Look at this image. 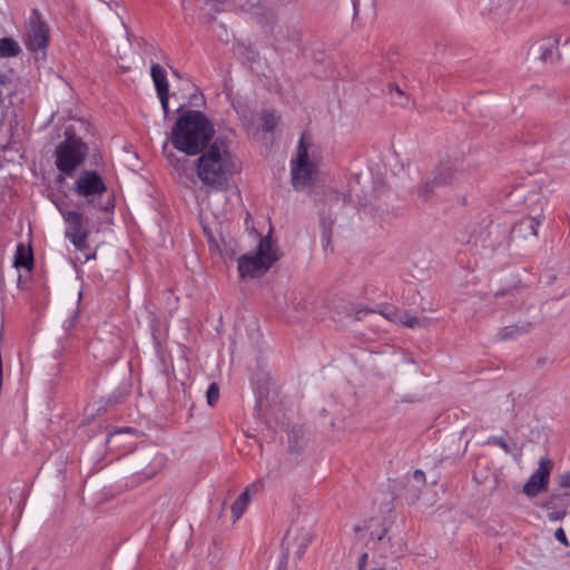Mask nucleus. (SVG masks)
<instances>
[{"label": "nucleus", "instance_id": "obj_17", "mask_svg": "<svg viewBox=\"0 0 570 570\" xmlns=\"http://www.w3.org/2000/svg\"><path fill=\"white\" fill-rule=\"evenodd\" d=\"M456 170L451 166L438 168L433 175V184L439 186L450 185L455 180Z\"/></svg>", "mask_w": 570, "mask_h": 570}, {"label": "nucleus", "instance_id": "obj_31", "mask_svg": "<svg viewBox=\"0 0 570 570\" xmlns=\"http://www.w3.org/2000/svg\"><path fill=\"white\" fill-rule=\"evenodd\" d=\"M413 478H414L416 481H419V482H422V483H424V482H425L424 473H423V471H421V470H416V471H414V473H413Z\"/></svg>", "mask_w": 570, "mask_h": 570}, {"label": "nucleus", "instance_id": "obj_11", "mask_svg": "<svg viewBox=\"0 0 570 570\" xmlns=\"http://www.w3.org/2000/svg\"><path fill=\"white\" fill-rule=\"evenodd\" d=\"M106 189L101 176L96 171H83L75 184V191L85 198L102 195Z\"/></svg>", "mask_w": 570, "mask_h": 570}, {"label": "nucleus", "instance_id": "obj_29", "mask_svg": "<svg viewBox=\"0 0 570 570\" xmlns=\"http://www.w3.org/2000/svg\"><path fill=\"white\" fill-rule=\"evenodd\" d=\"M554 537L558 541L564 543L566 546H568V541H567V535H566V532L563 531L562 528H559L556 533H554Z\"/></svg>", "mask_w": 570, "mask_h": 570}, {"label": "nucleus", "instance_id": "obj_13", "mask_svg": "<svg viewBox=\"0 0 570 570\" xmlns=\"http://www.w3.org/2000/svg\"><path fill=\"white\" fill-rule=\"evenodd\" d=\"M144 461L147 462L141 473L145 479H151L158 474L165 465L166 456L157 450H148L144 453Z\"/></svg>", "mask_w": 570, "mask_h": 570}, {"label": "nucleus", "instance_id": "obj_34", "mask_svg": "<svg viewBox=\"0 0 570 570\" xmlns=\"http://www.w3.org/2000/svg\"><path fill=\"white\" fill-rule=\"evenodd\" d=\"M554 499H556V497L552 495L549 500H547L546 502L542 503V507L547 508V509H550L553 505Z\"/></svg>", "mask_w": 570, "mask_h": 570}, {"label": "nucleus", "instance_id": "obj_18", "mask_svg": "<svg viewBox=\"0 0 570 570\" xmlns=\"http://www.w3.org/2000/svg\"><path fill=\"white\" fill-rule=\"evenodd\" d=\"M21 52L19 43L12 38L0 39V58L17 57Z\"/></svg>", "mask_w": 570, "mask_h": 570}, {"label": "nucleus", "instance_id": "obj_36", "mask_svg": "<svg viewBox=\"0 0 570 570\" xmlns=\"http://www.w3.org/2000/svg\"><path fill=\"white\" fill-rule=\"evenodd\" d=\"M513 456L519 459L521 456V450H518L515 453H513Z\"/></svg>", "mask_w": 570, "mask_h": 570}, {"label": "nucleus", "instance_id": "obj_5", "mask_svg": "<svg viewBox=\"0 0 570 570\" xmlns=\"http://www.w3.org/2000/svg\"><path fill=\"white\" fill-rule=\"evenodd\" d=\"M56 167L66 175L73 170L85 160L88 154L87 145L77 136L66 131V138L56 148Z\"/></svg>", "mask_w": 570, "mask_h": 570}, {"label": "nucleus", "instance_id": "obj_4", "mask_svg": "<svg viewBox=\"0 0 570 570\" xmlns=\"http://www.w3.org/2000/svg\"><path fill=\"white\" fill-rule=\"evenodd\" d=\"M318 157L309 138L303 135L298 141L296 157L292 159V183L296 189L308 187L315 178Z\"/></svg>", "mask_w": 570, "mask_h": 570}, {"label": "nucleus", "instance_id": "obj_23", "mask_svg": "<svg viewBox=\"0 0 570 570\" xmlns=\"http://www.w3.org/2000/svg\"><path fill=\"white\" fill-rule=\"evenodd\" d=\"M396 316H399V324L404 325L409 328H416L422 325L421 321L417 317L406 312L397 313Z\"/></svg>", "mask_w": 570, "mask_h": 570}, {"label": "nucleus", "instance_id": "obj_2", "mask_svg": "<svg viewBox=\"0 0 570 570\" xmlns=\"http://www.w3.org/2000/svg\"><path fill=\"white\" fill-rule=\"evenodd\" d=\"M215 134L210 120L199 110L181 115L171 129L173 146L189 156L198 155Z\"/></svg>", "mask_w": 570, "mask_h": 570}, {"label": "nucleus", "instance_id": "obj_19", "mask_svg": "<svg viewBox=\"0 0 570 570\" xmlns=\"http://www.w3.org/2000/svg\"><path fill=\"white\" fill-rule=\"evenodd\" d=\"M389 96H390L391 101L394 105H397V106H401V107L407 106V104L410 101L409 96L405 95L400 89V87L394 85V83H390L389 85Z\"/></svg>", "mask_w": 570, "mask_h": 570}, {"label": "nucleus", "instance_id": "obj_20", "mask_svg": "<svg viewBox=\"0 0 570 570\" xmlns=\"http://www.w3.org/2000/svg\"><path fill=\"white\" fill-rule=\"evenodd\" d=\"M279 122V117L274 111H264L261 115V128L264 131H273Z\"/></svg>", "mask_w": 570, "mask_h": 570}, {"label": "nucleus", "instance_id": "obj_10", "mask_svg": "<svg viewBox=\"0 0 570 570\" xmlns=\"http://www.w3.org/2000/svg\"><path fill=\"white\" fill-rule=\"evenodd\" d=\"M313 537L314 533L312 527L295 523L287 531L285 538L287 549H293L294 553L301 558L305 553L307 547L311 544Z\"/></svg>", "mask_w": 570, "mask_h": 570}, {"label": "nucleus", "instance_id": "obj_30", "mask_svg": "<svg viewBox=\"0 0 570 570\" xmlns=\"http://www.w3.org/2000/svg\"><path fill=\"white\" fill-rule=\"evenodd\" d=\"M564 511L551 512L548 514V518L552 521L560 520L564 517Z\"/></svg>", "mask_w": 570, "mask_h": 570}, {"label": "nucleus", "instance_id": "obj_28", "mask_svg": "<svg viewBox=\"0 0 570 570\" xmlns=\"http://www.w3.org/2000/svg\"><path fill=\"white\" fill-rule=\"evenodd\" d=\"M122 433H127V434H132V435H138L139 432L136 430V429H132V428H124V429H119V430H116L112 434H110L109 436V440L118 434H122Z\"/></svg>", "mask_w": 570, "mask_h": 570}, {"label": "nucleus", "instance_id": "obj_27", "mask_svg": "<svg viewBox=\"0 0 570 570\" xmlns=\"http://www.w3.org/2000/svg\"><path fill=\"white\" fill-rule=\"evenodd\" d=\"M559 485L563 489L570 488V470L560 474L559 476Z\"/></svg>", "mask_w": 570, "mask_h": 570}, {"label": "nucleus", "instance_id": "obj_14", "mask_svg": "<svg viewBox=\"0 0 570 570\" xmlns=\"http://www.w3.org/2000/svg\"><path fill=\"white\" fill-rule=\"evenodd\" d=\"M258 489H259V484L253 483L249 487H247L245 489V491H243L237 497V499L234 501V503L230 507L233 522H236L237 520H239L242 518V515L244 514V512L246 511V509L250 502L252 495L257 493Z\"/></svg>", "mask_w": 570, "mask_h": 570}, {"label": "nucleus", "instance_id": "obj_1", "mask_svg": "<svg viewBox=\"0 0 570 570\" xmlns=\"http://www.w3.org/2000/svg\"><path fill=\"white\" fill-rule=\"evenodd\" d=\"M166 157L180 185L190 188L196 186L197 180L200 181L206 196L199 200L202 216L205 215L204 212H210L217 220L223 217L227 208L225 206L219 208L215 203L226 202L225 190L238 168L237 160L228 147L215 141L208 149L203 150L194 161V166H190L187 158H179L171 151L167 153Z\"/></svg>", "mask_w": 570, "mask_h": 570}, {"label": "nucleus", "instance_id": "obj_6", "mask_svg": "<svg viewBox=\"0 0 570 570\" xmlns=\"http://www.w3.org/2000/svg\"><path fill=\"white\" fill-rule=\"evenodd\" d=\"M57 208L66 224L65 237L71 242L77 250L87 249L88 236L90 235V229L87 226L88 219L81 212L71 209L65 204L57 205Z\"/></svg>", "mask_w": 570, "mask_h": 570}, {"label": "nucleus", "instance_id": "obj_32", "mask_svg": "<svg viewBox=\"0 0 570 570\" xmlns=\"http://www.w3.org/2000/svg\"><path fill=\"white\" fill-rule=\"evenodd\" d=\"M397 313H402V311H399V309L392 311L391 313L386 314V317L390 321L399 324V320H397L399 316H396Z\"/></svg>", "mask_w": 570, "mask_h": 570}, {"label": "nucleus", "instance_id": "obj_21", "mask_svg": "<svg viewBox=\"0 0 570 570\" xmlns=\"http://www.w3.org/2000/svg\"><path fill=\"white\" fill-rule=\"evenodd\" d=\"M436 187H439V185L433 184V177L424 179L416 190L419 198L423 202L428 200L434 194Z\"/></svg>", "mask_w": 570, "mask_h": 570}, {"label": "nucleus", "instance_id": "obj_9", "mask_svg": "<svg viewBox=\"0 0 570 570\" xmlns=\"http://www.w3.org/2000/svg\"><path fill=\"white\" fill-rule=\"evenodd\" d=\"M552 468L553 463L550 459L541 458L537 470L523 485V493L529 498H534L546 491L549 485Z\"/></svg>", "mask_w": 570, "mask_h": 570}, {"label": "nucleus", "instance_id": "obj_35", "mask_svg": "<svg viewBox=\"0 0 570 570\" xmlns=\"http://www.w3.org/2000/svg\"><path fill=\"white\" fill-rule=\"evenodd\" d=\"M323 237H324V239H325L326 244H328V243H330V240H331L330 232L324 230Z\"/></svg>", "mask_w": 570, "mask_h": 570}, {"label": "nucleus", "instance_id": "obj_37", "mask_svg": "<svg viewBox=\"0 0 570 570\" xmlns=\"http://www.w3.org/2000/svg\"><path fill=\"white\" fill-rule=\"evenodd\" d=\"M360 530H361V527H360V525H355V527H354V531H355V532H358Z\"/></svg>", "mask_w": 570, "mask_h": 570}, {"label": "nucleus", "instance_id": "obj_26", "mask_svg": "<svg viewBox=\"0 0 570 570\" xmlns=\"http://www.w3.org/2000/svg\"><path fill=\"white\" fill-rule=\"evenodd\" d=\"M523 332H527V328L525 327H519V326H507L502 330L501 332V337L502 338H512L514 337L515 335L520 334V333H523Z\"/></svg>", "mask_w": 570, "mask_h": 570}, {"label": "nucleus", "instance_id": "obj_12", "mask_svg": "<svg viewBox=\"0 0 570 570\" xmlns=\"http://www.w3.org/2000/svg\"><path fill=\"white\" fill-rule=\"evenodd\" d=\"M150 73L158 94V97L161 102V107L164 109L165 115L168 114L169 107H168V89L169 85L167 81V75L166 71L158 63H155L151 66Z\"/></svg>", "mask_w": 570, "mask_h": 570}, {"label": "nucleus", "instance_id": "obj_3", "mask_svg": "<svg viewBox=\"0 0 570 570\" xmlns=\"http://www.w3.org/2000/svg\"><path fill=\"white\" fill-rule=\"evenodd\" d=\"M278 261L277 249L269 236L261 237L256 249L238 258V273L242 278L261 277Z\"/></svg>", "mask_w": 570, "mask_h": 570}, {"label": "nucleus", "instance_id": "obj_24", "mask_svg": "<svg viewBox=\"0 0 570 570\" xmlns=\"http://www.w3.org/2000/svg\"><path fill=\"white\" fill-rule=\"evenodd\" d=\"M207 403L214 406L219 399V387L216 383H212L206 393Z\"/></svg>", "mask_w": 570, "mask_h": 570}, {"label": "nucleus", "instance_id": "obj_25", "mask_svg": "<svg viewBox=\"0 0 570 570\" xmlns=\"http://www.w3.org/2000/svg\"><path fill=\"white\" fill-rule=\"evenodd\" d=\"M485 444H494V445L500 446L505 453H512L511 446L501 436H490L487 440Z\"/></svg>", "mask_w": 570, "mask_h": 570}, {"label": "nucleus", "instance_id": "obj_16", "mask_svg": "<svg viewBox=\"0 0 570 570\" xmlns=\"http://www.w3.org/2000/svg\"><path fill=\"white\" fill-rule=\"evenodd\" d=\"M560 37L551 36L534 46V50L539 52V58L542 61H549L553 58V55L559 46Z\"/></svg>", "mask_w": 570, "mask_h": 570}, {"label": "nucleus", "instance_id": "obj_8", "mask_svg": "<svg viewBox=\"0 0 570 570\" xmlns=\"http://www.w3.org/2000/svg\"><path fill=\"white\" fill-rule=\"evenodd\" d=\"M208 220V217H205ZM204 233L207 236L210 250L219 255H227L233 257L235 255L234 240L226 233L225 227L220 222L210 224L209 222L204 223Z\"/></svg>", "mask_w": 570, "mask_h": 570}, {"label": "nucleus", "instance_id": "obj_7", "mask_svg": "<svg viewBox=\"0 0 570 570\" xmlns=\"http://www.w3.org/2000/svg\"><path fill=\"white\" fill-rule=\"evenodd\" d=\"M49 42L48 24L41 19L38 10H32L27 24L24 45L30 51L45 50Z\"/></svg>", "mask_w": 570, "mask_h": 570}, {"label": "nucleus", "instance_id": "obj_22", "mask_svg": "<svg viewBox=\"0 0 570 570\" xmlns=\"http://www.w3.org/2000/svg\"><path fill=\"white\" fill-rule=\"evenodd\" d=\"M14 265L21 266L27 269H30L32 266V256L30 252H26L22 245H19L17 248V254L14 258Z\"/></svg>", "mask_w": 570, "mask_h": 570}, {"label": "nucleus", "instance_id": "obj_33", "mask_svg": "<svg viewBox=\"0 0 570 570\" xmlns=\"http://www.w3.org/2000/svg\"><path fill=\"white\" fill-rule=\"evenodd\" d=\"M367 560V553H363L358 560V570H364Z\"/></svg>", "mask_w": 570, "mask_h": 570}, {"label": "nucleus", "instance_id": "obj_15", "mask_svg": "<svg viewBox=\"0 0 570 570\" xmlns=\"http://www.w3.org/2000/svg\"><path fill=\"white\" fill-rule=\"evenodd\" d=\"M540 222L534 217H525L513 227V235L519 238L537 237Z\"/></svg>", "mask_w": 570, "mask_h": 570}, {"label": "nucleus", "instance_id": "obj_38", "mask_svg": "<svg viewBox=\"0 0 570 570\" xmlns=\"http://www.w3.org/2000/svg\"><path fill=\"white\" fill-rule=\"evenodd\" d=\"M563 4H567L570 2V0H560Z\"/></svg>", "mask_w": 570, "mask_h": 570}]
</instances>
